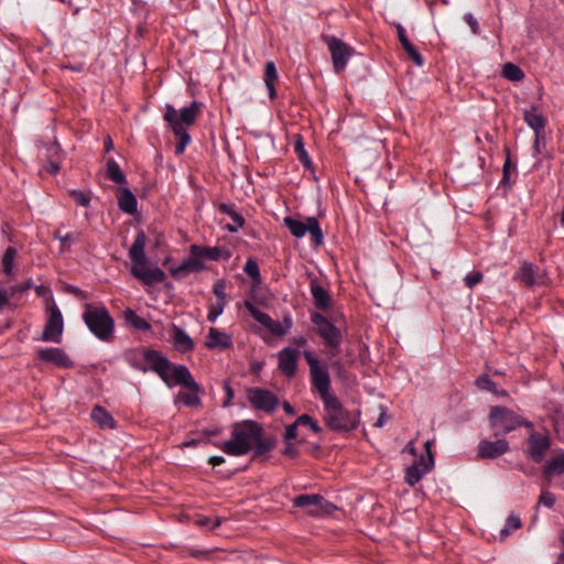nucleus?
I'll return each mask as SVG.
<instances>
[{
    "label": "nucleus",
    "mask_w": 564,
    "mask_h": 564,
    "mask_svg": "<svg viewBox=\"0 0 564 564\" xmlns=\"http://www.w3.org/2000/svg\"><path fill=\"white\" fill-rule=\"evenodd\" d=\"M303 356L310 367V380L324 404L325 422L334 431H351L358 425V417L345 409L332 392V380L326 366L321 365L312 350H304Z\"/></svg>",
    "instance_id": "nucleus-1"
},
{
    "label": "nucleus",
    "mask_w": 564,
    "mask_h": 564,
    "mask_svg": "<svg viewBox=\"0 0 564 564\" xmlns=\"http://www.w3.org/2000/svg\"><path fill=\"white\" fill-rule=\"evenodd\" d=\"M216 446L227 455L242 456L253 451V456L259 457L273 449L274 440L263 436L261 424L245 420L234 425L230 440Z\"/></svg>",
    "instance_id": "nucleus-2"
},
{
    "label": "nucleus",
    "mask_w": 564,
    "mask_h": 564,
    "mask_svg": "<svg viewBox=\"0 0 564 564\" xmlns=\"http://www.w3.org/2000/svg\"><path fill=\"white\" fill-rule=\"evenodd\" d=\"M144 360L148 371L155 372L169 387L188 386L196 389V381L185 365H174L161 351L144 349Z\"/></svg>",
    "instance_id": "nucleus-3"
},
{
    "label": "nucleus",
    "mask_w": 564,
    "mask_h": 564,
    "mask_svg": "<svg viewBox=\"0 0 564 564\" xmlns=\"http://www.w3.org/2000/svg\"><path fill=\"white\" fill-rule=\"evenodd\" d=\"M199 106L200 104L198 101L193 100L188 106L183 107L178 115L173 105H165L163 119L175 137L178 138V142L175 145L176 155L183 154L191 142V135L187 132L186 127L194 124L196 121L199 112Z\"/></svg>",
    "instance_id": "nucleus-4"
},
{
    "label": "nucleus",
    "mask_w": 564,
    "mask_h": 564,
    "mask_svg": "<svg viewBox=\"0 0 564 564\" xmlns=\"http://www.w3.org/2000/svg\"><path fill=\"white\" fill-rule=\"evenodd\" d=\"M147 236L139 230L129 250V258L132 262L131 274L147 285L161 283L165 279V272L159 267H149L145 256Z\"/></svg>",
    "instance_id": "nucleus-5"
},
{
    "label": "nucleus",
    "mask_w": 564,
    "mask_h": 564,
    "mask_svg": "<svg viewBox=\"0 0 564 564\" xmlns=\"http://www.w3.org/2000/svg\"><path fill=\"white\" fill-rule=\"evenodd\" d=\"M82 318L97 339L104 343L112 341L115 338V319L105 305L86 303Z\"/></svg>",
    "instance_id": "nucleus-6"
},
{
    "label": "nucleus",
    "mask_w": 564,
    "mask_h": 564,
    "mask_svg": "<svg viewBox=\"0 0 564 564\" xmlns=\"http://www.w3.org/2000/svg\"><path fill=\"white\" fill-rule=\"evenodd\" d=\"M311 322L314 324L316 334L322 338L329 356H337L343 341L341 330L318 312L311 313Z\"/></svg>",
    "instance_id": "nucleus-7"
},
{
    "label": "nucleus",
    "mask_w": 564,
    "mask_h": 564,
    "mask_svg": "<svg viewBox=\"0 0 564 564\" xmlns=\"http://www.w3.org/2000/svg\"><path fill=\"white\" fill-rule=\"evenodd\" d=\"M490 422L495 430V435H505L522 425L529 426L530 423L523 421L516 412L505 406H494L490 411Z\"/></svg>",
    "instance_id": "nucleus-8"
},
{
    "label": "nucleus",
    "mask_w": 564,
    "mask_h": 564,
    "mask_svg": "<svg viewBox=\"0 0 564 564\" xmlns=\"http://www.w3.org/2000/svg\"><path fill=\"white\" fill-rule=\"evenodd\" d=\"M283 223L295 238H302L308 232L314 245L319 246L323 243L324 236L316 217H307L305 221L293 217H285Z\"/></svg>",
    "instance_id": "nucleus-9"
},
{
    "label": "nucleus",
    "mask_w": 564,
    "mask_h": 564,
    "mask_svg": "<svg viewBox=\"0 0 564 564\" xmlns=\"http://www.w3.org/2000/svg\"><path fill=\"white\" fill-rule=\"evenodd\" d=\"M323 41L330 53L334 70L337 74L344 72L354 55V47L334 35H323Z\"/></svg>",
    "instance_id": "nucleus-10"
},
{
    "label": "nucleus",
    "mask_w": 564,
    "mask_h": 564,
    "mask_svg": "<svg viewBox=\"0 0 564 564\" xmlns=\"http://www.w3.org/2000/svg\"><path fill=\"white\" fill-rule=\"evenodd\" d=\"M293 505L297 508L306 509V512L313 517L330 514L336 509L334 503L317 494L300 495L294 498Z\"/></svg>",
    "instance_id": "nucleus-11"
},
{
    "label": "nucleus",
    "mask_w": 564,
    "mask_h": 564,
    "mask_svg": "<svg viewBox=\"0 0 564 564\" xmlns=\"http://www.w3.org/2000/svg\"><path fill=\"white\" fill-rule=\"evenodd\" d=\"M546 279L545 271L528 260L520 262V267L513 275L514 281L529 289L545 285Z\"/></svg>",
    "instance_id": "nucleus-12"
},
{
    "label": "nucleus",
    "mask_w": 564,
    "mask_h": 564,
    "mask_svg": "<svg viewBox=\"0 0 564 564\" xmlns=\"http://www.w3.org/2000/svg\"><path fill=\"white\" fill-rule=\"evenodd\" d=\"M64 330V319L61 310L55 303L47 305V319L42 333L44 341L61 343Z\"/></svg>",
    "instance_id": "nucleus-13"
},
{
    "label": "nucleus",
    "mask_w": 564,
    "mask_h": 564,
    "mask_svg": "<svg viewBox=\"0 0 564 564\" xmlns=\"http://www.w3.org/2000/svg\"><path fill=\"white\" fill-rule=\"evenodd\" d=\"M248 400L256 410L273 412L279 405L278 397L268 389L250 388L248 390Z\"/></svg>",
    "instance_id": "nucleus-14"
},
{
    "label": "nucleus",
    "mask_w": 564,
    "mask_h": 564,
    "mask_svg": "<svg viewBox=\"0 0 564 564\" xmlns=\"http://www.w3.org/2000/svg\"><path fill=\"white\" fill-rule=\"evenodd\" d=\"M433 467V454H429V456L421 455L419 459L405 468V482L410 486H415Z\"/></svg>",
    "instance_id": "nucleus-15"
},
{
    "label": "nucleus",
    "mask_w": 564,
    "mask_h": 564,
    "mask_svg": "<svg viewBox=\"0 0 564 564\" xmlns=\"http://www.w3.org/2000/svg\"><path fill=\"white\" fill-rule=\"evenodd\" d=\"M37 357L41 361L55 365L63 369H69L74 367V361L59 347L41 348L37 350Z\"/></svg>",
    "instance_id": "nucleus-16"
},
{
    "label": "nucleus",
    "mask_w": 564,
    "mask_h": 564,
    "mask_svg": "<svg viewBox=\"0 0 564 564\" xmlns=\"http://www.w3.org/2000/svg\"><path fill=\"white\" fill-rule=\"evenodd\" d=\"M300 351L296 348L284 347L278 354V368L286 377L293 378L297 370Z\"/></svg>",
    "instance_id": "nucleus-17"
},
{
    "label": "nucleus",
    "mask_w": 564,
    "mask_h": 564,
    "mask_svg": "<svg viewBox=\"0 0 564 564\" xmlns=\"http://www.w3.org/2000/svg\"><path fill=\"white\" fill-rule=\"evenodd\" d=\"M509 451V443L506 440L487 441L482 440L478 444L479 458H497Z\"/></svg>",
    "instance_id": "nucleus-18"
},
{
    "label": "nucleus",
    "mask_w": 564,
    "mask_h": 564,
    "mask_svg": "<svg viewBox=\"0 0 564 564\" xmlns=\"http://www.w3.org/2000/svg\"><path fill=\"white\" fill-rule=\"evenodd\" d=\"M189 251H191V254H193L195 257H200V259L205 258V259L213 260V261H218V260L228 261L231 258V252L228 249H226L224 247H218V246L200 247L197 245H192L189 248Z\"/></svg>",
    "instance_id": "nucleus-19"
},
{
    "label": "nucleus",
    "mask_w": 564,
    "mask_h": 564,
    "mask_svg": "<svg viewBox=\"0 0 564 564\" xmlns=\"http://www.w3.org/2000/svg\"><path fill=\"white\" fill-rule=\"evenodd\" d=\"M205 268L200 257L191 254V257L186 258L181 264L171 268L170 273L175 280H181L188 273L200 272L205 270Z\"/></svg>",
    "instance_id": "nucleus-20"
},
{
    "label": "nucleus",
    "mask_w": 564,
    "mask_h": 564,
    "mask_svg": "<svg viewBox=\"0 0 564 564\" xmlns=\"http://www.w3.org/2000/svg\"><path fill=\"white\" fill-rule=\"evenodd\" d=\"M310 291L314 305L318 310H327L330 306L332 299L327 289H325L317 279H312L310 282Z\"/></svg>",
    "instance_id": "nucleus-21"
},
{
    "label": "nucleus",
    "mask_w": 564,
    "mask_h": 564,
    "mask_svg": "<svg viewBox=\"0 0 564 564\" xmlns=\"http://www.w3.org/2000/svg\"><path fill=\"white\" fill-rule=\"evenodd\" d=\"M523 120L534 131V133L545 132L547 120L538 111V106L532 105L530 108L524 109Z\"/></svg>",
    "instance_id": "nucleus-22"
},
{
    "label": "nucleus",
    "mask_w": 564,
    "mask_h": 564,
    "mask_svg": "<svg viewBox=\"0 0 564 564\" xmlns=\"http://www.w3.org/2000/svg\"><path fill=\"white\" fill-rule=\"evenodd\" d=\"M171 338L175 349L182 354L192 351L194 349L193 339L184 329L176 325H173L172 327Z\"/></svg>",
    "instance_id": "nucleus-23"
},
{
    "label": "nucleus",
    "mask_w": 564,
    "mask_h": 564,
    "mask_svg": "<svg viewBox=\"0 0 564 564\" xmlns=\"http://www.w3.org/2000/svg\"><path fill=\"white\" fill-rule=\"evenodd\" d=\"M232 345L231 337L218 328L210 327L208 330L205 346L208 349H226Z\"/></svg>",
    "instance_id": "nucleus-24"
},
{
    "label": "nucleus",
    "mask_w": 564,
    "mask_h": 564,
    "mask_svg": "<svg viewBox=\"0 0 564 564\" xmlns=\"http://www.w3.org/2000/svg\"><path fill=\"white\" fill-rule=\"evenodd\" d=\"M218 210L223 214H226L228 215L231 220H232V224H227L226 225V230L231 232V234H235L237 232L240 228L243 227L245 225V218L241 214H239L238 212L235 210V208L229 205V204H226V203H221L219 206H218Z\"/></svg>",
    "instance_id": "nucleus-25"
},
{
    "label": "nucleus",
    "mask_w": 564,
    "mask_h": 564,
    "mask_svg": "<svg viewBox=\"0 0 564 564\" xmlns=\"http://www.w3.org/2000/svg\"><path fill=\"white\" fill-rule=\"evenodd\" d=\"M118 207L128 215H134L138 210V200L135 195L127 187L120 191L118 196Z\"/></svg>",
    "instance_id": "nucleus-26"
},
{
    "label": "nucleus",
    "mask_w": 564,
    "mask_h": 564,
    "mask_svg": "<svg viewBox=\"0 0 564 564\" xmlns=\"http://www.w3.org/2000/svg\"><path fill=\"white\" fill-rule=\"evenodd\" d=\"M279 79L278 70L273 61H268L264 65V85L268 89V95L271 100L276 97L275 83Z\"/></svg>",
    "instance_id": "nucleus-27"
},
{
    "label": "nucleus",
    "mask_w": 564,
    "mask_h": 564,
    "mask_svg": "<svg viewBox=\"0 0 564 564\" xmlns=\"http://www.w3.org/2000/svg\"><path fill=\"white\" fill-rule=\"evenodd\" d=\"M550 447L549 438L545 436L532 437L530 441V455L533 460L541 462Z\"/></svg>",
    "instance_id": "nucleus-28"
},
{
    "label": "nucleus",
    "mask_w": 564,
    "mask_h": 564,
    "mask_svg": "<svg viewBox=\"0 0 564 564\" xmlns=\"http://www.w3.org/2000/svg\"><path fill=\"white\" fill-rule=\"evenodd\" d=\"M91 419L102 429H115L116 421L102 406L96 405L91 410Z\"/></svg>",
    "instance_id": "nucleus-29"
},
{
    "label": "nucleus",
    "mask_w": 564,
    "mask_h": 564,
    "mask_svg": "<svg viewBox=\"0 0 564 564\" xmlns=\"http://www.w3.org/2000/svg\"><path fill=\"white\" fill-rule=\"evenodd\" d=\"M197 388H191L188 386H183L184 388L188 389L189 392H180L177 398L178 400L186 406L195 408L200 405V398L199 393L202 391V387L196 382Z\"/></svg>",
    "instance_id": "nucleus-30"
},
{
    "label": "nucleus",
    "mask_w": 564,
    "mask_h": 564,
    "mask_svg": "<svg viewBox=\"0 0 564 564\" xmlns=\"http://www.w3.org/2000/svg\"><path fill=\"white\" fill-rule=\"evenodd\" d=\"M124 319L129 326L137 330L147 332L151 328V324L131 308L124 311Z\"/></svg>",
    "instance_id": "nucleus-31"
},
{
    "label": "nucleus",
    "mask_w": 564,
    "mask_h": 564,
    "mask_svg": "<svg viewBox=\"0 0 564 564\" xmlns=\"http://www.w3.org/2000/svg\"><path fill=\"white\" fill-rule=\"evenodd\" d=\"M144 349H133L126 354V360L135 370L147 372L148 367L144 360Z\"/></svg>",
    "instance_id": "nucleus-32"
},
{
    "label": "nucleus",
    "mask_w": 564,
    "mask_h": 564,
    "mask_svg": "<svg viewBox=\"0 0 564 564\" xmlns=\"http://www.w3.org/2000/svg\"><path fill=\"white\" fill-rule=\"evenodd\" d=\"M47 151L52 154V156L47 159L43 169L47 173L55 175L59 172L61 166L58 160H55L53 156H57L59 154L61 147L57 142H54L47 147Z\"/></svg>",
    "instance_id": "nucleus-33"
},
{
    "label": "nucleus",
    "mask_w": 564,
    "mask_h": 564,
    "mask_svg": "<svg viewBox=\"0 0 564 564\" xmlns=\"http://www.w3.org/2000/svg\"><path fill=\"white\" fill-rule=\"evenodd\" d=\"M243 305L246 310L250 313V315L267 329L271 326L272 318L267 313L257 308L253 303L249 300H245Z\"/></svg>",
    "instance_id": "nucleus-34"
},
{
    "label": "nucleus",
    "mask_w": 564,
    "mask_h": 564,
    "mask_svg": "<svg viewBox=\"0 0 564 564\" xmlns=\"http://www.w3.org/2000/svg\"><path fill=\"white\" fill-rule=\"evenodd\" d=\"M294 152L297 155L299 161L306 167H312V161L308 156V153L305 150L303 137L297 134L294 140Z\"/></svg>",
    "instance_id": "nucleus-35"
},
{
    "label": "nucleus",
    "mask_w": 564,
    "mask_h": 564,
    "mask_svg": "<svg viewBox=\"0 0 564 564\" xmlns=\"http://www.w3.org/2000/svg\"><path fill=\"white\" fill-rule=\"evenodd\" d=\"M522 525L521 519L517 514H510L505 522L503 528L500 530V539L503 540L509 536L513 531L520 529Z\"/></svg>",
    "instance_id": "nucleus-36"
},
{
    "label": "nucleus",
    "mask_w": 564,
    "mask_h": 564,
    "mask_svg": "<svg viewBox=\"0 0 564 564\" xmlns=\"http://www.w3.org/2000/svg\"><path fill=\"white\" fill-rule=\"evenodd\" d=\"M107 176L117 184L126 182V176L121 172L119 164L112 159L107 162Z\"/></svg>",
    "instance_id": "nucleus-37"
},
{
    "label": "nucleus",
    "mask_w": 564,
    "mask_h": 564,
    "mask_svg": "<svg viewBox=\"0 0 564 564\" xmlns=\"http://www.w3.org/2000/svg\"><path fill=\"white\" fill-rule=\"evenodd\" d=\"M502 75L505 78L519 82L524 78V72L513 63H506L502 67Z\"/></svg>",
    "instance_id": "nucleus-38"
},
{
    "label": "nucleus",
    "mask_w": 564,
    "mask_h": 564,
    "mask_svg": "<svg viewBox=\"0 0 564 564\" xmlns=\"http://www.w3.org/2000/svg\"><path fill=\"white\" fill-rule=\"evenodd\" d=\"M243 271L250 276L254 284L261 283L260 269L256 259L248 258L243 265Z\"/></svg>",
    "instance_id": "nucleus-39"
},
{
    "label": "nucleus",
    "mask_w": 564,
    "mask_h": 564,
    "mask_svg": "<svg viewBox=\"0 0 564 564\" xmlns=\"http://www.w3.org/2000/svg\"><path fill=\"white\" fill-rule=\"evenodd\" d=\"M17 256V249L14 247H8L2 257L3 272L10 276L13 273V264Z\"/></svg>",
    "instance_id": "nucleus-40"
},
{
    "label": "nucleus",
    "mask_w": 564,
    "mask_h": 564,
    "mask_svg": "<svg viewBox=\"0 0 564 564\" xmlns=\"http://www.w3.org/2000/svg\"><path fill=\"white\" fill-rule=\"evenodd\" d=\"M545 473L550 474V475L563 474L564 473V454L552 457L545 466Z\"/></svg>",
    "instance_id": "nucleus-41"
},
{
    "label": "nucleus",
    "mask_w": 564,
    "mask_h": 564,
    "mask_svg": "<svg viewBox=\"0 0 564 564\" xmlns=\"http://www.w3.org/2000/svg\"><path fill=\"white\" fill-rule=\"evenodd\" d=\"M292 327V318L290 316L284 317L283 322L272 321L269 330L276 336H284Z\"/></svg>",
    "instance_id": "nucleus-42"
},
{
    "label": "nucleus",
    "mask_w": 564,
    "mask_h": 564,
    "mask_svg": "<svg viewBox=\"0 0 564 564\" xmlns=\"http://www.w3.org/2000/svg\"><path fill=\"white\" fill-rule=\"evenodd\" d=\"M68 194L78 206H83V207L89 206L90 200H91L90 192H84L82 189H69Z\"/></svg>",
    "instance_id": "nucleus-43"
},
{
    "label": "nucleus",
    "mask_w": 564,
    "mask_h": 564,
    "mask_svg": "<svg viewBox=\"0 0 564 564\" xmlns=\"http://www.w3.org/2000/svg\"><path fill=\"white\" fill-rule=\"evenodd\" d=\"M226 306V300H216V302L210 303L208 307L207 319L210 323H214L224 312Z\"/></svg>",
    "instance_id": "nucleus-44"
},
{
    "label": "nucleus",
    "mask_w": 564,
    "mask_h": 564,
    "mask_svg": "<svg viewBox=\"0 0 564 564\" xmlns=\"http://www.w3.org/2000/svg\"><path fill=\"white\" fill-rule=\"evenodd\" d=\"M54 237L58 239L62 243V249H68L72 242L79 241L80 234L79 232H67L62 235L61 231H56Z\"/></svg>",
    "instance_id": "nucleus-45"
},
{
    "label": "nucleus",
    "mask_w": 564,
    "mask_h": 564,
    "mask_svg": "<svg viewBox=\"0 0 564 564\" xmlns=\"http://www.w3.org/2000/svg\"><path fill=\"white\" fill-rule=\"evenodd\" d=\"M402 48L406 52L408 56L413 61L415 65L423 66L424 58L411 42L402 45Z\"/></svg>",
    "instance_id": "nucleus-46"
},
{
    "label": "nucleus",
    "mask_w": 564,
    "mask_h": 564,
    "mask_svg": "<svg viewBox=\"0 0 564 564\" xmlns=\"http://www.w3.org/2000/svg\"><path fill=\"white\" fill-rule=\"evenodd\" d=\"M475 384L477 386L478 389L490 391V392H495L496 388H497L495 381L486 373L479 376L476 379Z\"/></svg>",
    "instance_id": "nucleus-47"
},
{
    "label": "nucleus",
    "mask_w": 564,
    "mask_h": 564,
    "mask_svg": "<svg viewBox=\"0 0 564 564\" xmlns=\"http://www.w3.org/2000/svg\"><path fill=\"white\" fill-rule=\"evenodd\" d=\"M484 279V274L480 271H471L467 273L464 278L465 285L469 289H473L477 284H479Z\"/></svg>",
    "instance_id": "nucleus-48"
},
{
    "label": "nucleus",
    "mask_w": 564,
    "mask_h": 564,
    "mask_svg": "<svg viewBox=\"0 0 564 564\" xmlns=\"http://www.w3.org/2000/svg\"><path fill=\"white\" fill-rule=\"evenodd\" d=\"M297 423H301V425H307L310 429L318 434L322 432L321 426L317 424V422L308 414H302L297 417Z\"/></svg>",
    "instance_id": "nucleus-49"
},
{
    "label": "nucleus",
    "mask_w": 564,
    "mask_h": 564,
    "mask_svg": "<svg viewBox=\"0 0 564 564\" xmlns=\"http://www.w3.org/2000/svg\"><path fill=\"white\" fill-rule=\"evenodd\" d=\"M545 132L534 133L533 156L538 158L542 153V148L545 145Z\"/></svg>",
    "instance_id": "nucleus-50"
},
{
    "label": "nucleus",
    "mask_w": 564,
    "mask_h": 564,
    "mask_svg": "<svg viewBox=\"0 0 564 564\" xmlns=\"http://www.w3.org/2000/svg\"><path fill=\"white\" fill-rule=\"evenodd\" d=\"M35 293L37 296L45 299L47 302L55 303L53 293L50 286L46 285H34Z\"/></svg>",
    "instance_id": "nucleus-51"
},
{
    "label": "nucleus",
    "mask_w": 564,
    "mask_h": 564,
    "mask_svg": "<svg viewBox=\"0 0 564 564\" xmlns=\"http://www.w3.org/2000/svg\"><path fill=\"white\" fill-rule=\"evenodd\" d=\"M556 499L554 494L551 491H542L540 495L538 506H544L546 508H552L555 503Z\"/></svg>",
    "instance_id": "nucleus-52"
},
{
    "label": "nucleus",
    "mask_w": 564,
    "mask_h": 564,
    "mask_svg": "<svg viewBox=\"0 0 564 564\" xmlns=\"http://www.w3.org/2000/svg\"><path fill=\"white\" fill-rule=\"evenodd\" d=\"M34 286L33 281L31 279L24 281L21 284L12 285L8 291L10 296L14 295L15 293H23Z\"/></svg>",
    "instance_id": "nucleus-53"
},
{
    "label": "nucleus",
    "mask_w": 564,
    "mask_h": 564,
    "mask_svg": "<svg viewBox=\"0 0 564 564\" xmlns=\"http://www.w3.org/2000/svg\"><path fill=\"white\" fill-rule=\"evenodd\" d=\"M503 151L506 153V159L502 166V173L510 174L511 170H516V164L512 163L510 149L508 147H505Z\"/></svg>",
    "instance_id": "nucleus-54"
},
{
    "label": "nucleus",
    "mask_w": 564,
    "mask_h": 564,
    "mask_svg": "<svg viewBox=\"0 0 564 564\" xmlns=\"http://www.w3.org/2000/svg\"><path fill=\"white\" fill-rule=\"evenodd\" d=\"M464 21L469 25L471 32L474 34H479L480 28L477 19L473 15V13L468 12L464 14Z\"/></svg>",
    "instance_id": "nucleus-55"
},
{
    "label": "nucleus",
    "mask_w": 564,
    "mask_h": 564,
    "mask_svg": "<svg viewBox=\"0 0 564 564\" xmlns=\"http://www.w3.org/2000/svg\"><path fill=\"white\" fill-rule=\"evenodd\" d=\"M226 283L224 280H217L213 286V292L217 300H226Z\"/></svg>",
    "instance_id": "nucleus-56"
},
{
    "label": "nucleus",
    "mask_w": 564,
    "mask_h": 564,
    "mask_svg": "<svg viewBox=\"0 0 564 564\" xmlns=\"http://www.w3.org/2000/svg\"><path fill=\"white\" fill-rule=\"evenodd\" d=\"M300 425H301V423H297V420H296L294 423H292V424H290V425H288L285 427L284 438H285L286 442L296 438V436H297V427Z\"/></svg>",
    "instance_id": "nucleus-57"
},
{
    "label": "nucleus",
    "mask_w": 564,
    "mask_h": 564,
    "mask_svg": "<svg viewBox=\"0 0 564 564\" xmlns=\"http://www.w3.org/2000/svg\"><path fill=\"white\" fill-rule=\"evenodd\" d=\"M224 391H225V400H224V406H229L231 404V401L235 397V392L232 387L230 386L229 381H224L223 384Z\"/></svg>",
    "instance_id": "nucleus-58"
},
{
    "label": "nucleus",
    "mask_w": 564,
    "mask_h": 564,
    "mask_svg": "<svg viewBox=\"0 0 564 564\" xmlns=\"http://www.w3.org/2000/svg\"><path fill=\"white\" fill-rule=\"evenodd\" d=\"M395 31H397V36H398V40H399L401 46L404 45L405 43L411 42L409 40V37L406 35V31H405V29H404V26L402 24L397 23L395 24Z\"/></svg>",
    "instance_id": "nucleus-59"
},
{
    "label": "nucleus",
    "mask_w": 564,
    "mask_h": 564,
    "mask_svg": "<svg viewBox=\"0 0 564 564\" xmlns=\"http://www.w3.org/2000/svg\"><path fill=\"white\" fill-rule=\"evenodd\" d=\"M282 453H283V455H285V456H289V457H295V456H296V454H297V449H296V447L294 446V444L290 443V441H289V442H286V445H285V447H284V449H283V452H282Z\"/></svg>",
    "instance_id": "nucleus-60"
},
{
    "label": "nucleus",
    "mask_w": 564,
    "mask_h": 564,
    "mask_svg": "<svg viewBox=\"0 0 564 564\" xmlns=\"http://www.w3.org/2000/svg\"><path fill=\"white\" fill-rule=\"evenodd\" d=\"M10 300L9 291L6 289H0V310H2Z\"/></svg>",
    "instance_id": "nucleus-61"
},
{
    "label": "nucleus",
    "mask_w": 564,
    "mask_h": 564,
    "mask_svg": "<svg viewBox=\"0 0 564 564\" xmlns=\"http://www.w3.org/2000/svg\"><path fill=\"white\" fill-rule=\"evenodd\" d=\"M195 524L198 527H208L212 523V519L206 516H198L195 520Z\"/></svg>",
    "instance_id": "nucleus-62"
},
{
    "label": "nucleus",
    "mask_w": 564,
    "mask_h": 564,
    "mask_svg": "<svg viewBox=\"0 0 564 564\" xmlns=\"http://www.w3.org/2000/svg\"><path fill=\"white\" fill-rule=\"evenodd\" d=\"M66 290L68 293L75 295V296H80V297H84L85 296V293L83 290H80L78 286H75V285H67L66 286Z\"/></svg>",
    "instance_id": "nucleus-63"
},
{
    "label": "nucleus",
    "mask_w": 564,
    "mask_h": 564,
    "mask_svg": "<svg viewBox=\"0 0 564 564\" xmlns=\"http://www.w3.org/2000/svg\"><path fill=\"white\" fill-rule=\"evenodd\" d=\"M388 416L386 411H381L380 415L378 416L377 421L375 422L373 426L376 427H382L387 423Z\"/></svg>",
    "instance_id": "nucleus-64"
}]
</instances>
